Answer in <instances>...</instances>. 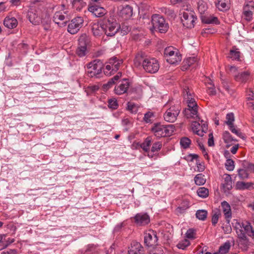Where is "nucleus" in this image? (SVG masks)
<instances>
[{"label": "nucleus", "instance_id": "f257e3e1", "mask_svg": "<svg viewBox=\"0 0 254 254\" xmlns=\"http://www.w3.org/2000/svg\"><path fill=\"white\" fill-rule=\"evenodd\" d=\"M133 63L135 66L142 67L144 71L150 74L156 73L160 68L159 62L156 59L148 56L143 52L136 55Z\"/></svg>", "mask_w": 254, "mask_h": 254}, {"label": "nucleus", "instance_id": "f03ea898", "mask_svg": "<svg viewBox=\"0 0 254 254\" xmlns=\"http://www.w3.org/2000/svg\"><path fill=\"white\" fill-rule=\"evenodd\" d=\"M234 228L239 239L244 241L247 240V236H254V230L251 223L247 221L234 220Z\"/></svg>", "mask_w": 254, "mask_h": 254}, {"label": "nucleus", "instance_id": "7ed1b4c3", "mask_svg": "<svg viewBox=\"0 0 254 254\" xmlns=\"http://www.w3.org/2000/svg\"><path fill=\"white\" fill-rule=\"evenodd\" d=\"M175 127L173 125H164L160 123L154 124L151 131L157 138H160L172 135L174 132Z\"/></svg>", "mask_w": 254, "mask_h": 254}, {"label": "nucleus", "instance_id": "20e7f679", "mask_svg": "<svg viewBox=\"0 0 254 254\" xmlns=\"http://www.w3.org/2000/svg\"><path fill=\"white\" fill-rule=\"evenodd\" d=\"M103 63L99 60H95L86 64V73L90 77L98 78L103 68Z\"/></svg>", "mask_w": 254, "mask_h": 254}, {"label": "nucleus", "instance_id": "39448f33", "mask_svg": "<svg viewBox=\"0 0 254 254\" xmlns=\"http://www.w3.org/2000/svg\"><path fill=\"white\" fill-rule=\"evenodd\" d=\"M151 23L153 28L161 33H166L169 28L168 23L164 18L159 14H153L152 16Z\"/></svg>", "mask_w": 254, "mask_h": 254}, {"label": "nucleus", "instance_id": "423d86ee", "mask_svg": "<svg viewBox=\"0 0 254 254\" xmlns=\"http://www.w3.org/2000/svg\"><path fill=\"white\" fill-rule=\"evenodd\" d=\"M123 61L116 57L110 58L104 69V72L105 75L110 76L114 74L119 69L120 67L122 65Z\"/></svg>", "mask_w": 254, "mask_h": 254}, {"label": "nucleus", "instance_id": "0eeeda50", "mask_svg": "<svg viewBox=\"0 0 254 254\" xmlns=\"http://www.w3.org/2000/svg\"><path fill=\"white\" fill-rule=\"evenodd\" d=\"M181 21L184 25L188 28H191L194 27V23L197 19L193 11L186 10L182 13Z\"/></svg>", "mask_w": 254, "mask_h": 254}, {"label": "nucleus", "instance_id": "6e6552de", "mask_svg": "<svg viewBox=\"0 0 254 254\" xmlns=\"http://www.w3.org/2000/svg\"><path fill=\"white\" fill-rule=\"evenodd\" d=\"M188 107L184 111V113L187 118L195 119L198 118V106L194 99L191 98L187 100Z\"/></svg>", "mask_w": 254, "mask_h": 254}, {"label": "nucleus", "instance_id": "1a4fd4ad", "mask_svg": "<svg viewBox=\"0 0 254 254\" xmlns=\"http://www.w3.org/2000/svg\"><path fill=\"white\" fill-rule=\"evenodd\" d=\"M103 24L104 32L107 36H114L121 28L120 25L116 21L107 20Z\"/></svg>", "mask_w": 254, "mask_h": 254}, {"label": "nucleus", "instance_id": "9d476101", "mask_svg": "<svg viewBox=\"0 0 254 254\" xmlns=\"http://www.w3.org/2000/svg\"><path fill=\"white\" fill-rule=\"evenodd\" d=\"M88 39L86 35H82L78 39V46L76 50V55L80 58L84 57L87 53Z\"/></svg>", "mask_w": 254, "mask_h": 254}, {"label": "nucleus", "instance_id": "9b49d317", "mask_svg": "<svg viewBox=\"0 0 254 254\" xmlns=\"http://www.w3.org/2000/svg\"><path fill=\"white\" fill-rule=\"evenodd\" d=\"M180 112L178 106H174L169 108L164 114V120L169 123H174L176 120Z\"/></svg>", "mask_w": 254, "mask_h": 254}, {"label": "nucleus", "instance_id": "f8f14e48", "mask_svg": "<svg viewBox=\"0 0 254 254\" xmlns=\"http://www.w3.org/2000/svg\"><path fill=\"white\" fill-rule=\"evenodd\" d=\"M198 121L192 122L191 128L192 131L197 135L202 136L203 133L207 130V125L198 117Z\"/></svg>", "mask_w": 254, "mask_h": 254}, {"label": "nucleus", "instance_id": "ddd939ff", "mask_svg": "<svg viewBox=\"0 0 254 254\" xmlns=\"http://www.w3.org/2000/svg\"><path fill=\"white\" fill-rule=\"evenodd\" d=\"M83 24V19L81 17L73 18L68 25L67 31L71 34L77 33L82 27Z\"/></svg>", "mask_w": 254, "mask_h": 254}, {"label": "nucleus", "instance_id": "4468645a", "mask_svg": "<svg viewBox=\"0 0 254 254\" xmlns=\"http://www.w3.org/2000/svg\"><path fill=\"white\" fill-rule=\"evenodd\" d=\"M130 83L128 79H123L118 82L115 87L114 91L117 95H122L126 93L129 87Z\"/></svg>", "mask_w": 254, "mask_h": 254}, {"label": "nucleus", "instance_id": "2eb2a0df", "mask_svg": "<svg viewBox=\"0 0 254 254\" xmlns=\"http://www.w3.org/2000/svg\"><path fill=\"white\" fill-rule=\"evenodd\" d=\"M144 243L147 247H154L157 245L158 238L156 232L149 230L145 234Z\"/></svg>", "mask_w": 254, "mask_h": 254}, {"label": "nucleus", "instance_id": "dca6fc26", "mask_svg": "<svg viewBox=\"0 0 254 254\" xmlns=\"http://www.w3.org/2000/svg\"><path fill=\"white\" fill-rule=\"evenodd\" d=\"M133 9L128 5L122 6L119 10V15L124 19L129 18L132 15Z\"/></svg>", "mask_w": 254, "mask_h": 254}, {"label": "nucleus", "instance_id": "f3484780", "mask_svg": "<svg viewBox=\"0 0 254 254\" xmlns=\"http://www.w3.org/2000/svg\"><path fill=\"white\" fill-rule=\"evenodd\" d=\"M135 223L138 225H145L150 222L149 216L146 213H138L134 217Z\"/></svg>", "mask_w": 254, "mask_h": 254}, {"label": "nucleus", "instance_id": "a211bd4d", "mask_svg": "<svg viewBox=\"0 0 254 254\" xmlns=\"http://www.w3.org/2000/svg\"><path fill=\"white\" fill-rule=\"evenodd\" d=\"M88 10L97 17H102L106 13L105 8L95 4L89 6Z\"/></svg>", "mask_w": 254, "mask_h": 254}, {"label": "nucleus", "instance_id": "6ab92c4d", "mask_svg": "<svg viewBox=\"0 0 254 254\" xmlns=\"http://www.w3.org/2000/svg\"><path fill=\"white\" fill-rule=\"evenodd\" d=\"M222 212L224 215L227 224H229L232 217L231 207L226 201L221 202Z\"/></svg>", "mask_w": 254, "mask_h": 254}, {"label": "nucleus", "instance_id": "aec40b11", "mask_svg": "<svg viewBox=\"0 0 254 254\" xmlns=\"http://www.w3.org/2000/svg\"><path fill=\"white\" fill-rule=\"evenodd\" d=\"M152 137L148 136L145 138L144 141L140 145V147L143 150L147 153V156L150 158H152L154 156V154H152L150 151V146L152 143Z\"/></svg>", "mask_w": 254, "mask_h": 254}, {"label": "nucleus", "instance_id": "412c9836", "mask_svg": "<svg viewBox=\"0 0 254 254\" xmlns=\"http://www.w3.org/2000/svg\"><path fill=\"white\" fill-rule=\"evenodd\" d=\"M128 254H144V248L137 242H133L128 251Z\"/></svg>", "mask_w": 254, "mask_h": 254}, {"label": "nucleus", "instance_id": "4be33fe9", "mask_svg": "<svg viewBox=\"0 0 254 254\" xmlns=\"http://www.w3.org/2000/svg\"><path fill=\"white\" fill-rule=\"evenodd\" d=\"M215 5L219 10L226 11L230 9V0H217Z\"/></svg>", "mask_w": 254, "mask_h": 254}, {"label": "nucleus", "instance_id": "5701e85b", "mask_svg": "<svg viewBox=\"0 0 254 254\" xmlns=\"http://www.w3.org/2000/svg\"><path fill=\"white\" fill-rule=\"evenodd\" d=\"M3 24L8 29H13L17 26L18 22L15 17L7 16L3 20Z\"/></svg>", "mask_w": 254, "mask_h": 254}, {"label": "nucleus", "instance_id": "b1692460", "mask_svg": "<svg viewBox=\"0 0 254 254\" xmlns=\"http://www.w3.org/2000/svg\"><path fill=\"white\" fill-rule=\"evenodd\" d=\"M28 18L30 22L34 25H38L41 19L37 13L36 10H30L28 12Z\"/></svg>", "mask_w": 254, "mask_h": 254}, {"label": "nucleus", "instance_id": "393cba45", "mask_svg": "<svg viewBox=\"0 0 254 254\" xmlns=\"http://www.w3.org/2000/svg\"><path fill=\"white\" fill-rule=\"evenodd\" d=\"M122 73L121 72H118L117 75L114 76L111 79H110L106 83H105L103 85V88L104 90H107L111 87H112L114 85H115L117 82L118 81L119 78L121 77Z\"/></svg>", "mask_w": 254, "mask_h": 254}, {"label": "nucleus", "instance_id": "a878e982", "mask_svg": "<svg viewBox=\"0 0 254 254\" xmlns=\"http://www.w3.org/2000/svg\"><path fill=\"white\" fill-rule=\"evenodd\" d=\"M65 19V16L63 12L57 11L56 12L53 17V21L55 23L59 25L60 27L65 26L66 25V22H63L60 23V21H63Z\"/></svg>", "mask_w": 254, "mask_h": 254}, {"label": "nucleus", "instance_id": "bb28decb", "mask_svg": "<svg viewBox=\"0 0 254 254\" xmlns=\"http://www.w3.org/2000/svg\"><path fill=\"white\" fill-rule=\"evenodd\" d=\"M250 76V73L248 71L238 73L234 75L235 79L238 82H246L247 81Z\"/></svg>", "mask_w": 254, "mask_h": 254}, {"label": "nucleus", "instance_id": "cd10ccee", "mask_svg": "<svg viewBox=\"0 0 254 254\" xmlns=\"http://www.w3.org/2000/svg\"><path fill=\"white\" fill-rule=\"evenodd\" d=\"M197 60V59L195 57L186 58L183 62L182 70H187L189 67L196 62Z\"/></svg>", "mask_w": 254, "mask_h": 254}, {"label": "nucleus", "instance_id": "c85d7f7f", "mask_svg": "<svg viewBox=\"0 0 254 254\" xmlns=\"http://www.w3.org/2000/svg\"><path fill=\"white\" fill-rule=\"evenodd\" d=\"M182 60V55L179 51L176 53V54H174L170 57L166 59L168 63L172 64H177L180 63Z\"/></svg>", "mask_w": 254, "mask_h": 254}, {"label": "nucleus", "instance_id": "c756f323", "mask_svg": "<svg viewBox=\"0 0 254 254\" xmlns=\"http://www.w3.org/2000/svg\"><path fill=\"white\" fill-rule=\"evenodd\" d=\"M224 182L223 186L225 190H229L232 188V181L231 177L230 175L225 174L224 177Z\"/></svg>", "mask_w": 254, "mask_h": 254}, {"label": "nucleus", "instance_id": "7c9ffc66", "mask_svg": "<svg viewBox=\"0 0 254 254\" xmlns=\"http://www.w3.org/2000/svg\"><path fill=\"white\" fill-rule=\"evenodd\" d=\"M202 21L206 24H219V21L217 17L210 15L209 16H203L202 17Z\"/></svg>", "mask_w": 254, "mask_h": 254}, {"label": "nucleus", "instance_id": "2f4dec72", "mask_svg": "<svg viewBox=\"0 0 254 254\" xmlns=\"http://www.w3.org/2000/svg\"><path fill=\"white\" fill-rule=\"evenodd\" d=\"M92 31L95 36H100L104 32L103 24L99 25L97 24H94L92 27Z\"/></svg>", "mask_w": 254, "mask_h": 254}, {"label": "nucleus", "instance_id": "473e14b6", "mask_svg": "<svg viewBox=\"0 0 254 254\" xmlns=\"http://www.w3.org/2000/svg\"><path fill=\"white\" fill-rule=\"evenodd\" d=\"M208 8L207 3L203 0H199L197 2V9L200 14H204Z\"/></svg>", "mask_w": 254, "mask_h": 254}, {"label": "nucleus", "instance_id": "72a5a7b5", "mask_svg": "<svg viewBox=\"0 0 254 254\" xmlns=\"http://www.w3.org/2000/svg\"><path fill=\"white\" fill-rule=\"evenodd\" d=\"M195 184L197 186L203 185L206 182L204 176L202 174H197L194 178Z\"/></svg>", "mask_w": 254, "mask_h": 254}, {"label": "nucleus", "instance_id": "f704fd0d", "mask_svg": "<svg viewBox=\"0 0 254 254\" xmlns=\"http://www.w3.org/2000/svg\"><path fill=\"white\" fill-rule=\"evenodd\" d=\"M179 52L178 49L170 46L166 48L164 50V55L165 58L167 59L174 54H176V53Z\"/></svg>", "mask_w": 254, "mask_h": 254}, {"label": "nucleus", "instance_id": "c9c22d12", "mask_svg": "<svg viewBox=\"0 0 254 254\" xmlns=\"http://www.w3.org/2000/svg\"><path fill=\"white\" fill-rule=\"evenodd\" d=\"M222 138L224 142L227 144L230 143L232 141H237V140L234 139L228 131H225L223 132Z\"/></svg>", "mask_w": 254, "mask_h": 254}, {"label": "nucleus", "instance_id": "e433bc0d", "mask_svg": "<svg viewBox=\"0 0 254 254\" xmlns=\"http://www.w3.org/2000/svg\"><path fill=\"white\" fill-rule=\"evenodd\" d=\"M253 184L251 183H245L244 182H237L236 184V187L238 190H245L249 189L252 186Z\"/></svg>", "mask_w": 254, "mask_h": 254}, {"label": "nucleus", "instance_id": "4c0bfd02", "mask_svg": "<svg viewBox=\"0 0 254 254\" xmlns=\"http://www.w3.org/2000/svg\"><path fill=\"white\" fill-rule=\"evenodd\" d=\"M231 247L229 241L226 242L223 245L221 246L219 249V254H226L228 252Z\"/></svg>", "mask_w": 254, "mask_h": 254}, {"label": "nucleus", "instance_id": "58836bf2", "mask_svg": "<svg viewBox=\"0 0 254 254\" xmlns=\"http://www.w3.org/2000/svg\"><path fill=\"white\" fill-rule=\"evenodd\" d=\"M206 85L208 88V93L210 95H215L216 94L215 88L210 79H208V81L206 82Z\"/></svg>", "mask_w": 254, "mask_h": 254}, {"label": "nucleus", "instance_id": "ea45409f", "mask_svg": "<svg viewBox=\"0 0 254 254\" xmlns=\"http://www.w3.org/2000/svg\"><path fill=\"white\" fill-rule=\"evenodd\" d=\"M253 10L254 9L248 8L247 6H244L243 15L245 17V18L247 21H250L252 19V16H253L252 10Z\"/></svg>", "mask_w": 254, "mask_h": 254}, {"label": "nucleus", "instance_id": "a19ab883", "mask_svg": "<svg viewBox=\"0 0 254 254\" xmlns=\"http://www.w3.org/2000/svg\"><path fill=\"white\" fill-rule=\"evenodd\" d=\"M190 207V203L188 201H183L180 206L177 207L176 211L180 213H184Z\"/></svg>", "mask_w": 254, "mask_h": 254}, {"label": "nucleus", "instance_id": "79ce46f5", "mask_svg": "<svg viewBox=\"0 0 254 254\" xmlns=\"http://www.w3.org/2000/svg\"><path fill=\"white\" fill-rule=\"evenodd\" d=\"M162 144L160 141H157L154 143L151 147L150 152L154 155L157 153L162 148Z\"/></svg>", "mask_w": 254, "mask_h": 254}, {"label": "nucleus", "instance_id": "37998d69", "mask_svg": "<svg viewBox=\"0 0 254 254\" xmlns=\"http://www.w3.org/2000/svg\"><path fill=\"white\" fill-rule=\"evenodd\" d=\"M207 212L204 209L198 210L195 213L196 217L200 220H204L207 217Z\"/></svg>", "mask_w": 254, "mask_h": 254}, {"label": "nucleus", "instance_id": "c03bdc74", "mask_svg": "<svg viewBox=\"0 0 254 254\" xmlns=\"http://www.w3.org/2000/svg\"><path fill=\"white\" fill-rule=\"evenodd\" d=\"M197 195L202 198H206L209 194L208 190L204 187L199 188L197 190Z\"/></svg>", "mask_w": 254, "mask_h": 254}, {"label": "nucleus", "instance_id": "a18cd8bd", "mask_svg": "<svg viewBox=\"0 0 254 254\" xmlns=\"http://www.w3.org/2000/svg\"><path fill=\"white\" fill-rule=\"evenodd\" d=\"M190 245V242L187 239H184L178 243L177 247L179 249L185 250Z\"/></svg>", "mask_w": 254, "mask_h": 254}, {"label": "nucleus", "instance_id": "49530a36", "mask_svg": "<svg viewBox=\"0 0 254 254\" xmlns=\"http://www.w3.org/2000/svg\"><path fill=\"white\" fill-rule=\"evenodd\" d=\"M190 140L186 137H184L180 140V144L184 149L188 148L190 146Z\"/></svg>", "mask_w": 254, "mask_h": 254}, {"label": "nucleus", "instance_id": "de8ad7c7", "mask_svg": "<svg viewBox=\"0 0 254 254\" xmlns=\"http://www.w3.org/2000/svg\"><path fill=\"white\" fill-rule=\"evenodd\" d=\"M14 242V239L10 238H6V236L5 235V239L1 242V246H2V249L6 248L8 246Z\"/></svg>", "mask_w": 254, "mask_h": 254}, {"label": "nucleus", "instance_id": "09e8293b", "mask_svg": "<svg viewBox=\"0 0 254 254\" xmlns=\"http://www.w3.org/2000/svg\"><path fill=\"white\" fill-rule=\"evenodd\" d=\"M229 57L233 60H239L240 58V52L238 49L231 50L230 52Z\"/></svg>", "mask_w": 254, "mask_h": 254}, {"label": "nucleus", "instance_id": "8fccbe9b", "mask_svg": "<svg viewBox=\"0 0 254 254\" xmlns=\"http://www.w3.org/2000/svg\"><path fill=\"white\" fill-rule=\"evenodd\" d=\"M226 169L229 171H232L234 169L235 165L234 162L233 160L231 159H228L226 160V162L225 164Z\"/></svg>", "mask_w": 254, "mask_h": 254}, {"label": "nucleus", "instance_id": "3c124183", "mask_svg": "<svg viewBox=\"0 0 254 254\" xmlns=\"http://www.w3.org/2000/svg\"><path fill=\"white\" fill-rule=\"evenodd\" d=\"M229 128L230 130L233 133L236 134L238 136L241 137V138L245 139V137H244L243 134L239 130L237 129L234 126V124L231 126H229Z\"/></svg>", "mask_w": 254, "mask_h": 254}, {"label": "nucleus", "instance_id": "603ef678", "mask_svg": "<svg viewBox=\"0 0 254 254\" xmlns=\"http://www.w3.org/2000/svg\"><path fill=\"white\" fill-rule=\"evenodd\" d=\"M108 107L112 109H116L118 107L117 100L115 98H111L108 100Z\"/></svg>", "mask_w": 254, "mask_h": 254}, {"label": "nucleus", "instance_id": "864d4df0", "mask_svg": "<svg viewBox=\"0 0 254 254\" xmlns=\"http://www.w3.org/2000/svg\"><path fill=\"white\" fill-rule=\"evenodd\" d=\"M226 121H225V123L228 126H231L233 125V122L234 121V115L232 113H228L226 115Z\"/></svg>", "mask_w": 254, "mask_h": 254}, {"label": "nucleus", "instance_id": "5fc2aeb1", "mask_svg": "<svg viewBox=\"0 0 254 254\" xmlns=\"http://www.w3.org/2000/svg\"><path fill=\"white\" fill-rule=\"evenodd\" d=\"M127 109L131 113H136L138 111L137 106L132 102H128L127 103Z\"/></svg>", "mask_w": 254, "mask_h": 254}, {"label": "nucleus", "instance_id": "6e6d98bb", "mask_svg": "<svg viewBox=\"0 0 254 254\" xmlns=\"http://www.w3.org/2000/svg\"><path fill=\"white\" fill-rule=\"evenodd\" d=\"M154 117V114L152 112H148L145 114L143 117L144 121L146 123H149L151 122V118Z\"/></svg>", "mask_w": 254, "mask_h": 254}, {"label": "nucleus", "instance_id": "4d7b16f0", "mask_svg": "<svg viewBox=\"0 0 254 254\" xmlns=\"http://www.w3.org/2000/svg\"><path fill=\"white\" fill-rule=\"evenodd\" d=\"M238 175L242 179H244L248 177V173L247 170L243 169L238 170Z\"/></svg>", "mask_w": 254, "mask_h": 254}, {"label": "nucleus", "instance_id": "13d9d810", "mask_svg": "<svg viewBox=\"0 0 254 254\" xmlns=\"http://www.w3.org/2000/svg\"><path fill=\"white\" fill-rule=\"evenodd\" d=\"M220 213L219 212H215L212 216V224L213 225H215L218 221Z\"/></svg>", "mask_w": 254, "mask_h": 254}, {"label": "nucleus", "instance_id": "bf43d9fd", "mask_svg": "<svg viewBox=\"0 0 254 254\" xmlns=\"http://www.w3.org/2000/svg\"><path fill=\"white\" fill-rule=\"evenodd\" d=\"M185 235L187 238L192 239L194 238L195 233L193 229H190L187 231Z\"/></svg>", "mask_w": 254, "mask_h": 254}, {"label": "nucleus", "instance_id": "052dcab7", "mask_svg": "<svg viewBox=\"0 0 254 254\" xmlns=\"http://www.w3.org/2000/svg\"><path fill=\"white\" fill-rule=\"evenodd\" d=\"M247 6L248 8L254 9V3L252 0H246L244 6Z\"/></svg>", "mask_w": 254, "mask_h": 254}, {"label": "nucleus", "instance_id": "680f3d73", "mask_svg": "<svg viewBox=\"0 0 254 254\" xmlns=\"http://www.w3.org/2000/svg\"><path fill=\"white\" fill-rule=\"evenodd\" d=\"M184 90L185 91H184V93L185 99L188 100L192 98L190 89L187 88V89H184Z\"/></svg>", "mask_w": 254, "mask_h": 254}, {"label": "nucleus", "instance_id": "e2e57ef3", "mask_svg": "<svg viewBox=\"0 0 254 254\" xmlns=\"http://www.w3.org/2000/svg\"><path fill=\"white\" fill-rule=\"evenodd\" d=\"M208 145L209 146H213L214 145V138L212 133H210L209 134Z\"/></svg>", "mask_w": 254, "mask_h": 254}, {"label": "nucleus", "instance_id": "0e129e2a", "mask_svg": "<svg viewBox=\"0 0 254 254\" xmlns=\"http://www.w3.org/2000/svg\"><path fill=\"white\" fill-rule=\"evenodd\" d=\"M197 142L198 145L200 149L202 150V151L204 154V156L208 157L207 153L206 152L202 143H201L200 141H199L198 140H197Z\"/></svg>", "mask_w": 254, "mask_h": 254}, {"label": "nucleus", "instance_id": "69168bd1", "mask_svg": "<svg viewBox=\"0 0 254 254\" xmlns=\"http://www.w3.org/2000/svg\"><path fill=\"white\" fill-rule=\"evenodd\" d=\"M196 164L197 165V171L201 172L204 170V166L201 164L198 160L196 161Z\"/></svg>", "mask_w": 254, "mask_h": 254}, {"label": "nucleus", "instance_id": "338daca9", "mask_svg": "<svg viewBox=\"0 0 254 254\" xmlns=\"http://www.w3.org/2000/svg\"><path fill=\"white\" fill-rule=\"evenodd\" d=\"M124 226V224L123 222L118 224L114 229V232H119L122 228Z\"/></svg>", "mask_w": 254, "mask_h": 254}, {"label": "nucleus", "instance_id": "774afa93", "mask_svg": "<svg viewBox=\"0 0 254 254\" xmlns=\"http://www.w3.org/2000/svg\"><path fill=\"white\" fill-rule=\"evenodd\" d=\"M0 254H17V251L15 249H9L6 251L2 252Z\"/></svg>", "mask_w": 254, "mask_h": 254}]
</instances>
